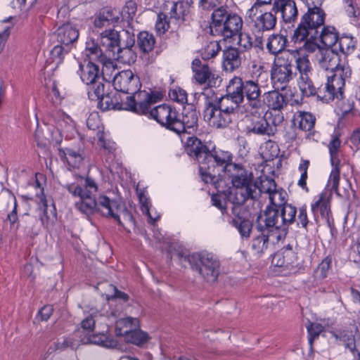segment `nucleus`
<instances>
[{
	"label": "nucleus",
	"mask_w": 360,
	"mask_h": 360,
	"mask_svg": "<svg viewBox=\"0 0 360 360\" xmlns=\"http://www.w3.org/2000/svg\"><path fill=\"white\" fill-rule=\"evenodd\" d=\"M129 34L128 31L122 30L120 32L111 29L105 30L100 34L99 43L106 57L107 63L111 64L110 58L115 56V51L122 44L123 38L128 37Z\"/></svg>",
	"instance_id": "obj_13"
},
{
	"label": "nucleus",
	"mask_w": 360,
	"mask_h": 360,
	"mask_svg": "<svg viewBox=\"0 0 360 360\" xmlns=\"http://www.w3.org/2000/svg\"><path fill=\"white\" fill-rule=\"evenodd\" d=\"M169 96L172 100L181 104H184L187 102V94L185 90L181 88L170 89L169 91Z\"/></svg>",
	"instance_id": "obj_62"
},
{
	"label": "nucleus",
	"mask_w": 360,
	"mask_h": 360,
	"mask_svg": "<svg viewBox=\"0 0 360 360\" xmlns=\"http://www.w3.org/2000/svg\"><path fill=\"white\" fill-rule=\"evenodd\" d=\"M271 236L270 234L262 233L253 238L252 242V248L257 254L264 252L268 248L269 238Z\"/></svg>",
	"instance_id": "obj_45"
},
{
	"label": "nucleus",
	"mask_w": 360,
	"mask_h": 360,
	"mask_svg": "<svg viewBox=\"0 0 360 360\" xmlns=\"http://www.w3.org/2000/svg\"><path fill=\"white\" fill-rule=\"evenodd\" d=\"M221 50V46L218 41L209 42L201 50V56L204 60H209L215 57Z\"/></svg>",
	"instance_id": "obj_48"
},
{
	"label": "nucleus",
	"mask_w": 360,
	"mask_h": 360,
	"mask_svg": "<svg viewBox=\"0 0 360 360\" xmlns=\"http://www.w3.org/2000/svg\"><path fill=\"white\" fill-rule=\"evenodd\" d=\"M307 328L309 333V342L312 345L315 338L323 331L324 327L319 323H311L307 326Z\"/></svg>",
	"instance_id": "obj_60"
},
{
	"label": "nucleus",
	"mask_w": 360,
	"mask_h": 360,
	"mask_svg": "<svg viewBox=\"0 0 360 360\" xmlns=\"http://www.w3.org/2000/svg\"><path fill=\"white\" fill-rule=\"evenodd\" d=\"M154 36L148 32H141L137 37V44L143 53H149L155 46Z\"/></svg>",
	"instance_id": "obj_39"
},
{
	"label": "nucleus",
	"mask_w": 360,
	"mask_h": 360,
	"mask_svg": "<svg viewBox=\"0 0 360 360\" xmlns=\"http://www.w3.org/2000/svg\"><path fill=\"white\" fill-rule=\"evenodd\" d=\"M181 261L188 262L191 269L207 282H214L219 274V262L212 253L207 252L186 255L184 252L177 254Z\"/></svg>",
	"instance_id": "obj_8"
},
{
	"label": "nucleus",
	"mask_w": 360,
	"mask_h": 360,
	"mask_svg": "<svg viewBox=\"0 0 360 360\" xmlns=\"http://www.w3.org/2000/svg\"><path fill=\"white\" fill-rule=\"evenodd\" d=\"M243 26L242 18L227 6H221L212 12L210 29L213 36L231 39L240 34Z\"/></svg>",
	"instance_id": "obj_7"
},
{
	"label": "nucleus",
	"mask_w": 360,
	"mask_h": 360,
	"mask_svg": "<svg viewBox=\"0 0 360 360\" xmlns=\"http://www.w3.org/2000/svg\"><path fill=\"white\" fill-rule=\"evenodd\" d=\"M111 293H105L106 297L108 300H113L114 299H120L123 301H127L129 299L128 295L120 291L115 286L108 284Z\"/></svg>",
	"instance_id": "obj_64"
},
{
	"label": "nucleus",
	"mask_w": 360,
	"mask_h": 360,
	"mask_svg": "<svg viewBox=\"0 0 360 360\" xmlns=\"http://www.w3.org/2000/svg\"><path fill=\"white\" fill-rule=\"evenodd\" d=\"M331 334L335 340H340L345 343V347L349 349L354 359H360V352L356 348L354 335L352 331L344 330L339 333L331 332Z\"/></svg>",
	"instance_id": "obj_29"
},
{
	"label": "nucleus",
	"mask_w": 360,
	"mask_h": 360,
	"mask_svg": "<svg viewBox=\"0 0 360 360\" xmlns=\"http://www.w3.org/2000/svg\"><path fill=\"white\" fill-rule=\"evenodd\" d=\"M51 116L54 122L61 129H64L67 127L72 124L73 121L71 117L63 111L58 110L53 112Z\"/></svg>",
	"instance_id": "obj_49"
},
{
	"label": "nucleus",
	"mask_w": 360,
	"mask_h": 360,
	"mask_svg": "<svg viewBox=\"0 0 360 360\" xmlns=\"http://www.w3.org/2000/svg\"><path fill=\"white\" fill-rule=\"evenodd\" d=\"M237 105L229 95L207 99L205 103L204 120L214 128L226 127L236 117Z\"/></svg>",
	"instance_id": "obj_6"
},
{
	"label": "nucleus",
	"mask_w": 360,
	"mask_h": 360,
	"mask_svg": "<svg viewBox=\"0 0 360 360\" xmlns=\"http://www.w3.org/2000/svg\"><path fill=\"white\" fill-rule=\"evenodd\" d=\"M272 11L279 13L285 23H292L297 18L298 11L293 0H274Z\"/></svg>",
	"instance_id": "obj_15"
},
{
	"label": "nucleus",
	"mask_w": 360,
	"mask_h": 360,
	"mask_svg": "<svg viewBox=\"0 0 360 360\" xmlns=\"http://www.w3.org/2000/svg\"><path fill=\"white\" fill-rule=\"evenodd\" d=\"M138 195L139 202L141 203V209L142 212L148 216V221L150 224H154L159 218V216H157L155 217H153L151 216L149 210V200L143 192H139Z\"/></svg>",
	"instance_id": "obj_51"
},
{
	"label": "nucleus",
	"mask_w": 360,
	"mask_h": 360,
	"mask_svg": "<svg viewBox=\"0 0 360 360\" xmlns=\"http://www.w3.org/2000/svg\"><path fill=\"white\" fill-rule=\"evenodd\" d=\"M88 96L92 101H98L105 95V86L102 82L97 80L94 84H89Z\"/></svg>",
	"instance_id": "obj_46"
},
{
	"label": "nucleus",
	"mask_w": 360,
	"mask_h": 360,
	"mask_svg": "<svg viewBox=\"0 0 360 360\" xmlns=\"http://www.w3.org/2000/svg\"><path fill=\"white\" fill-rule=\"evenodd\" d=\"M256 228L261 232L266 231L277 241L285 237L279 210L274 206H267L264 212L257 216Z\"/></svg>",
	"instance_id": "obj_11"
},
{
	"label": "nucleus",
	"mask_w": 360,
	"mask_h": 360,
	"mask_svg": "<svg viewBox=\"0 0 360 360\" xmlns=\"http://www.w3.org/2000/svg\"><path fill=\"white\" fill-rule=\"evenodd\" d=\"M232 213L236 217L232 221L233 225L238 229L243 238H248L252 229V223L248 219H242L240 216L241 205L233 204Z\"/></svg>",
	"instance_id": "obj_23"
},
{
	"label": "nucleus",
	"mask_w": 360,
	"mask_h": 360,
	"mask_svg": "<svg viewBox=\"0 0 360 360\" xmlns=\"http://www.w3.org/2000/svg\"><path fill=\"white\" fill-rule=\"evenodd\" d=\"M335 72L331 76H328V80L323 89L324 95L323 100L329 102L334 100L335 98H342V89L345 86V80L349 79L352 75V70L349 65L339 64L338 69H335Z\"/></svg>",
	"instance_id": "obj_12"
},
{
	"label": "nucleus",
	"mask_w": 360,
	"mask_h": 360,
	"mask_svg": "<svg viewBox=\"0 0 360 360\" xmlns=\"http://www.w3.org/2000/svg\"><path fill=\"white\" fill-rule=\"evenodd\" d=\"M154 99L155 101L150 103L148 107V112L146 113H139V115H148L149 117H151L155 120L159 124H162V122H166V115L169 110L171 109V106L163 104L160 105L152 110H150V105L153 103H155L158 101V97L153 94Z\"/></svg>",
	"instance_id": "obj_32"
},
{
	"label": "nucleus",
	"mask_w": 360,
	"mask_h": 360,
	"mask_svg": "<svg viewBox=\"0 0 360 360\" xmlns=\"http://www.w3.org/2000/svg\"><path fill=\"white\" fill-rule=\"evenodd\" d=\"M63 186L73 197L78 198L75 206L86 216L99 212L105 217L114 219L120 225H122L121 217L132 220V217L126 207L117 201L103 195L96 200L95 195L98 191V184L89 176L85 178L77 176L75 181L67 182Z\"/></svg>",
	"instance_id": "obj_2"
},
{
	"label": "nucleus",
	"mask_w": 360,
	"mask_h": 360,
	"mask_svg": "<svg viewBox=\"0 0 360 360\" xmlns=\"http://www.w3.org/2000/svg\"><path fill=\"white\" fill-rule=\"evenodd\" d=\"M98 106L103 110L115 108L124 110V103H115L108 94H105L103 97L98 100Z\"/></svg>",
	"instance_id": "obj_50"
},
{
	"label": "nucleus",
	"mask_w": 360,
	"mask_h": 360,
	"mask_svg": "<svg viewBox=\"0 0 360 360\" xmlns=\"http://www.w3.org/2000/svg\"><path fill=\"white\" fill-rule=\"evenodd\" d=\"M262 101L269 108L278 111L283 110L288 104L287 97L277 90L265 92Z\"/></svg>",
	"instance_id": "obj_22"
},
{
	"label": "nucleus",
	"mask_w": 360,
	"mask_h": 360,
	"mask_svg": "<svg viewBox=\"0 0 360 360\" xmlns=\"http://www.w3.org/2000/svg\"><path fill=\"white\" fill-rule=\"evenodd\" d=\"M112 84L116 91L132 94L127 97L124 110L136 113H146L148 112V105L155 101L150 91L139 90V78L135 76L131 70H123L116 73Z\"/></svg>",
	"instance_id": "obj_4"
},
{
	"label": "nucleus",
	"mask_w": 360,
	"mask_h": 360,
	"mask_svg": "<svg viewBox=\"0 0 360 360\" xmlns=\"http://www.w3.org/2000/svg\"><path fill=\"white\" fill-rule=\"evenodd\" d=\"M345 11L352 22H357L360 16V8L354 0H342Z\"/></svg>",
	"instance_id": "obj_47"
},
{
	"label": "nucleus",
	"mask_w": 360,
	"mask_h": 360,
	"mask_svg": "<svg viewBox=\"0 0 360 360\" xmlns=\"http://www.w3.org/2000/svg\"><path fill=\"white\" fill-rule=\"evenodd\" d=\"M333 168L330 172L329 179L327 184V187L331 191L339 195L338 185L340 179V171L339 163L331 165Z\"/></svg>",
	"instance_id": "obj_43"
},
{
	"label": "nucleus",
	"mask_w": 360,
	"mask_h": 360,
	"mask_svg": "<svg viewBox=\"0 0 360 360\" xmlns=\"http://www.w3.org/2000/svg\"><path fill=\"white\" fill-rule=\"evenodd\" d=\"M281 221L283 228L284 236L288 232V226L295 221L297 209L290 204H287L279 210Z\"/></svg>",
	"instance_id": "obj_33"
},
{
	"label": "nucleus",
	"mask_w": 360,
	"mask_h": 360,
	"mask_svg": "<svg viewBox=\"0 0 360 360\" xmlns=\"http://www.w3.org/2000/svg\"><path fill=\"white\" fill-rule=\"evenodd\" d=\"M127 38L126 42H122L117 51H115V56L110 58V60H115L124 64H131L135 62L136 54L132 49L135 39L134 36H131L130 34Z\"/></svg>",
	"instance_id": "obj_16"
},
{
	"label": "nucleus",
	"mask_w": 360,
	"mask_h": 360,
	"mask_svg": "<svg viewBox=\"0 0 360 360\" xmlns=\"http://www.w3.org/2000/svg\"><path fill=\"white\" fill-rule=\"evenodd\" d=\"M316 118L310 112L304 111L296 112L292 118V124L295 127L305 131L311 130L314 128Z\"/></svg>",
	"instance_id": "obj_26"
},
{
	"label": "nucleus",
	"mask_w": 360,
	"mask_h": 360,
	"mask_svg": "<svg viewBox=\"0 0 360 360\" xmlns=\"http://www.w3.org/2000/svg\"><path fill=\"white\" fill-rule=\"evenodd\" d=\"M36 189L39 190V193L37 192V196L39 198V202L41 204L40 206V210L43 212V215L40 216L41 221L43 224H47L49 221V217L47 215L46 209H47V203L46 200L45 199L43 194V188H41V185L37 180L35 181Z\"/></svg>",
	"instance_id": "obj_54"
},
{
	"label": "nucleus",
	"mask_w": 360,
	"mask_h": 360,
	"mask_svg": "<svg viewBox=\"0 0 360 360\" xmlns=\"http://www.w3.org/2000/svg\"><path fill=\"white\" fill-rule=\"evenodd\" d=\"M169 27V21L167 20V17L164 13H160L158 15V19L155 24V29L160 34H164Z\"/></svg>",
	"instance_id": "obj_63"
},
{
	"label": "nucleus",
	"mask_w": 360,
	"mask_h": 360,
	"mask_svg": "<svg viewBox=\"0 0 360 360\" xmlns=\"http://www.w3.org/2000/svg\"><path fill=\"white\" fill-rule=\"evenodd\" d=\"M316 58L319 66L325 70L333 72L339 67L340 58L333 49H319L316 54Z\"/></svg>",
	"instance_id": "obj_17"
},
{
	"label": "nucleus",
	"mask_w": 360,
	"mask_h": 360,
	"mask_svg": "<svg viewBox=\"0 0 360 360\" xmlns=\"http://www.w3.org/2000/svg\"><path fill=\"white\" fill-rule=\"evenodd\" d=\"M189 7H186V3L184 2H178L173 4L170 10V20H177L181 18H183L188 11V8Z\"/></svg>",
	"instance_id": "obj_52"
},
{
	"label": "nucleus",
	"mask_w": 360,
	"mask_h": 360,
	"mask_svg": "<svg viewBox=\"0 0 360 360\" xmlns=\"http://www.w3.org/2000/svg\"><path fill=\"white\" fill-rule=\"evenodd\" d=\"M340 147V141L338 137H333L328 144V149L330 156L331 165L340 163L339 148Z\"/></svg>",
	"instance_id": "obj_53"
},
{
	"label": "nucleus",
	"mask_w": 360,
	"mask_h": 360,
	"mask_svg": "<svg viewBox=\"0 0 360 360\" xmlns=\"http://www.w3.org/2000/svg\"><path fill=\"white\" fill-rule=\"evenodd\" d=\"M78 37V29L70 22L62 25L57 30V40L63 45L71 48V46L77 41Z\"/></svg>",
	"instance_id": "obj_18"
},
{
	"label": "nucleus",
	"mask_w": 360,
	"mask_h": 360,
	"mask_svg": "<svg viewBox=\"0 0 360 360\" xmlns=\"http://www.w3.org/2000/svg\"><path fill=\"white\" fill-rule=\"evenodd\" d=\"M86 56L89 57V60H96L107 66L106 57L103 53L100 43L98 46L93 39L87 41L86 43Z\"/></svg>",
	"instance_id": "obj_35"
},
{
	"label": "nucleus",
	"mask_w": 360,
	"mask_h": 360,
	"mask_svg": "<svg viewBox=\"0 0 360 360\" xmlns=\"http://www.w3.org/2000/svg\"><path fill=\"white\" fill-rule=\"evenodd\" d=\"M257 8V4H255L247 13L249 18L253 16L252 19V30L258 34L273 30L277 23L276 13L271 10L256 15Z\"/></svg>",
	"instance_id": "obj_14"
},
{
	"label": "nucleus",
	"mask_w": 360,
	"mask_h": 360,
	"mask_svg": "<svg viewBox=\"0 0 360 360\" xmlns=\"http://www.w3.org/2000/svg\"><path fill=\"white\" fill-rule=\"evenodd\" d=\"M249 133L271 136L275 133V128L271 127L264 117H258L252 121L248 127Z\"/></svg>",
	"instance_id": "obj_25"
},
{
	"label": "nucleus",
	"mask_w": 360,
	"mask_h": 360,
	"mask_svg": "<svg viewBox=\"0 0 360 360\" xmlns=\"http://www.w3.org/2000/svg\"><path fill=\"white\" fill-rule=\"evenodd\" d=\"M78 74L82 81L86 85L94 84L100 79L99 68L91 60H84L79 64Z\"/></svg>",
	"instance_id": "obj_21"
},
{
	"label": "nucleus",
	"mask_w": 360,
	"mask_h": 360,
	"mask_svg": "<svg viewBox=\"0 0 360 360\" xmlns=\"http://www.w3.org/2000/svg\"><path fill=\"white\" fill-rule=\"evenodd\" d=\"M222 67L226 72H233L241 65L240 53L237 48L229 46L222 51Z\"/></svg>",
	"instance_id": "obj_20"
},
{
	"label": "nucleus",
	"mask_w": 360,
	"mask_h": 360,
	"mask_svg": "<svg viewBox=\"0 0 360 360\" xmlns=\"http://www.w3.org/2000/svg\"><path fill=\"white\" fill-rule=\"evenodd\" d=\"M101 315L97 311H92L87 316L81 323L82 328L84 330L91 332L94 328L96 322L98 321Z\"/></svg>",
	"instance_id": "obj_59"
},
{
	"label": "nucleus",
	"mask_w": 360,
	"mask_h": 360,
	"mask_svg": "<svg viewBox=\"0 0 360 360\" xmlns=\"http://www.w3.org/2000/svg\"><path fill=\"white\" fill-rule=\"evenodd\" d=\"M82 342L83 344H95L108 348H114L117 345V342L115 340L110 338L108 335L104 333L89 335L86 340L82 339Z\"/></svg>",
	"instance_id": "obj_37"
},
{
	"label": "nucleus",
	"mask_w": 360,
	"mask_h": 360,
	"mask_svg": "<svg viewBox=\"0 0 360 360\" xmlns=\"http://www.w3.org/2000/svg\"><path fill=\"white\" fill-rule=\"evenodd\" d=\"M295 63L299 74L311 72V63L306 56L296 58L295 56Z\"/></svg>",
	"instance_id": "obj_58"
},
{
	"label": "nucleus",
	"mask_w": 360,
	"mask_h": 360,
	"mask_svg": "<svg viewBox=\"0 0 360 360\" xmlns=\"http://www.w3.org/2000/svg\"><path fill=\"white\" fill-rule=\"evenodd\" d=\"M307 6V12L302 15L300 22L294 31L292 41H303L308 35L311 37L317 35L319 28L324 25L326 13L321 5L313 4Z\"/></svg>",
	"instance_id": "obj_9"
},
{
	"label": "nucleus",
	"mask_w": 360,
	"mask_h": 360,
	"mask_svg": "<svg viewBox=\"0 0 360 360\" xmlns=\"http://www.w3.org/2000/svg\"><path fill=\"white\" fill-rule=\"evenodd\" d=\"M311 210L315 217L319 212L322 217H328L330 212L329 200L322 194L320 196V198L311 205Z\"/></svg>",
	"instance_id": "obj_41"
},
{
	"label": "nucleus",
	"mask_w": 360,
	"mask_h": 360,
	"mask_svg": "<svg viewBox=\"0 0 360 360\" xmlns=\"http://www.w3.org/2000/svg\"><path fill=\"white\" fill-rule=\"evenodd\" d=\"M226 91L238 108L245 98L247 101L246 105L256 111L262 108L264 105L260 86L257 81H243L240 77H234L229 81Z\"/></svg>",
	"instance_id": "obj_5"
},
{
	"label": "nucleus",
	"mask_w": 360,
	"mask_h": 360,
	"mask_svg": "<svg viewBox=\"0 0 360 360\" xmlns=\"http://www.w3.org/2000/svg\"><path fill=\"white\" fill-rule=\"evenodd\" d=\"M166 122H162L161 125L165 127L176 133L177 130L181 129V124H180V115L176 109L171 108L166 115Z\"/></svg>",
	"instance_id": "obj_40"
},
{
	"label": "nucleus",
	"mask_w": 360,
	"mask_h": 360,
	"mask_svg": "<svg viewBox=\"0 0 360 360\" xmlns=\"http://www.w3.org/2000/svg\"><path fill=\"white\" fill-rule=\"evenodd\" d=\"M119 20V16L116 11L110 8L103 9L94 20L96 27L103 28L114 25Z\"/></svg>",
	"instance_id": "obj_30"
},
{
	"label": "nucleus",
	"mask_w": 360,
	"mask_h": 360,
	"mask_svg": "<svg viewBox=\"0 0 360 360\" xmlns=\"http://www.w3.org/2000/svg\"><path fill=\"white\" fill-rule=\"evenodd\" d=\"M318 39L327 48L333 49L338 39V35L334 27L326 26L322 28L319 34H318Z\"/></svg>",
	"instance_id": "obj_36"
},
{
	"label": "nucleus",
	"mask_w": 360,
	"mask_h": 360,
	"mask_svg": "<svg viewBox=\"0 0 360 360\" xmlns=\"http://www.w3.org/2000/svg\"><path fill=\"white\" fill-rule=\"evenodd\" d=\"M60 156L65 160L70 169H79L84 165L85 155L84 150L81 148L60 149Z\"/></svg>",
	"instance_id": "obj_19"
},
{
	"label": "nucleus",
	"mask_w": 360,
	"mask_h": 360,
	"mask_svg": "<svg viewBox=\"0 0 360 360\" xmlns=\"http://www.w3.org/2000/svg\"><path fill=\"white\" fill-rule=\"evenodd\" d=\"M331 263L332 259L330 257H326L321 261L314 272V277L316 281H322L327 277Z\"/></svg>",
	"instance_id": "obj_44"
},
{
	"label": "nucleus",
	"mask_w": 360,
	"mask_h": 360,
	"mask_svg": "<svg viewBox=\"0 0 360 360\" xmlns=\"http://www.w3.org/2000/svg\"><path fill=\"white\" fill-rule=\"evenodd\" d=\"M296 75L293 53L288 51L276 56L271 70V78L277 89H285Z\"/></svg>",
	"instance_id": "obj_10"
},
{
	"label": "nucleus",
	"mask_w": 360,
	"mask_h": 360,
	"mask_svg": "<svg viewBox=\"0 0 360 360\" xmlns=\"http://www.w3.org/2000/svg\"><path fill=\"white\" fill-rule=\"evenodd\" d=\"M128 340L136 345H141L148 340V335L142 330L133 329L127 335Z\"/></svg>",
	"instance_id": "obj_55"
},
{
	"label": "nucleus",
	"mask_w": 360,
	"mask_h": 360,
	"mask_svg": "<svg viewBox=\"0 0 360 360\" xmlns=\"http://www.w3.org/2000/svg\"><path fill=\"white\" fill-rule=\"evenodd\" d=\"M354 46V41L352 37L342 36L338 37V39L333 49L337 53L339 51L345 55H347L353 51Z\"/></svg>",
	"instance_id": "obj_42"
},
{
	"label": "nucleus",
	"mask_w": 360,
	"mask_h": 360,
	"mask_svg": "<svg viewBox=\"0 0 360 360\" xmlns=\"http://www.w3.org/2000/svg\"><path fill=\"white\" fill-rule=\"evenodd\" d=\"M194 73V79L200 84H206L212 76L207 65H203L202 68L196 70Z\"/></svg>",
	"instance_id": "obj_57"
},
{
	"label": "nucleus",
	"mask_w": 360,
	"mask_h": 360,
	"mask_svg": "<svg viewBox=\"0 0 360 360\" xmlns=\"http://www.w3.org/2000/svg\"><path fill=\"white\" fill-rule=\"evenodd\" d=\"M139 320L136 318L127 317L118 319L115 323V332L118 336L127 335L138 326Z\"/></svg>",
	"instance_id": "obj_34"
},
{
	"label": "nucleus",
	"mask_w": 360,
	"mask_h": 360,
	"mask_svg": "<svg viewBox=\"0 0 360 360\" xmlns=\"http://www.w3.org/2000/svg\"><path fill=\"white\" fill-rule=\"evenodd\" d=\"M186 150L189 156L198 160L202 180L206 184H212L218 191L225 193V179L231 181L233 179V174L229 172L231 166H240L231 162V153L216 148L210 150L195 136L187 139Z\"/></svg>",
	"instance_id": "obj_1"
},
{
	"label": "nucleus",
	"mask_w": 360,
	"mask_h": 360,
	"mask_svg": "<svg viewBox=\"0 0 360 360\" xmlns=\"http://www.w3.org/2000/svg\"><path fill=\"white\" fill-rule=\"evenodd\" d=\"M297 259L295 252L292 248L287 246L274 254L272 258V264L276 266L288 267L293 264Z\"/></svg>",
	"instance_id": "obj_24"
},
{
	"label": "nucleus",
	"mask_w": 360,
	"mask_h": 360,
	"mask_svg": "<svg viewBox=\"0 0 360 360\" xmlns=\"http://www.w3.org/2000/svg\"><path fill=\"white\" fill-rule=\"evenodd\" d=\"M229 172L233 174L231 181L232 186L229 188L226 197L232 204L243 205L248 200H256L261 194H266L270 202L268 206H274L280 210L287 205L286 192L277 188L275 181L267 179L262 181L259 188L253 181V176L243 166H231Z\"/></svg>",
	"instance_id": "obj_3"
},
{
	"label": "nucleus",
	"mask_w": 360,
	"mask_h": 360,
	"mask_svg": "<svg viewBox=\"0 0 360 360\" xmlns=\"http://www.w3.org/2000/svg\"><path fill=\"white\" fill-rule=\"evenodd\" d=\"M311 72L300 74L298 78V85L302 94L307 96H314L317 94L319 98L323 99L321 96L322 89L321 88L316 89L311 79Z\"/></svg>",
	"instance_id": "obj_27"
},
{
	"label": "nucleus",
	"mask_w": 360,
	"mask_h": 360,
	"mask_svg": "<svg viewBox=\"0 0 360 360\" xmlns=\"http://www.w3.org/2000/svg\"><path fill=\"white\" fill-rule=\"evenodd\" d=\"M237 36L238 37V46L241 48H243L245 50H249L253 46L256 48H262V36L256 35L254 41L252 40V37L250 34L242 33L241 31Z\"/></svg>",
	"instance_id": "obj_38"
},
{
	"label": "nucleus",
	"mask_w": 360,
	"mask_h": 360,
	"mask_svg": "<svg viewBox=\"0 0 360 360\" xmlns=\"http://www.w3.org/2000/svg\"><path fill=\"white\" fill-rule=\"evenodd\" d=\"M70 46L60 44V45L55 46L53 48L51 54L54 59L57 60V63H58L63 60L64 56L70 52Z\"/></svg>",
	"instance_id": "obj_61"
},
{
	"label": "nucleus",
	"mask_w": 360,
	"mask_h": 360,
	"mask_svg": "<svg viewBox=\"0 0 360 360\" xmlns=\"http://www.w3.org/2000/svg\"><path fill=\"white\" fill-rule=\"evenodd\" d=\"M287 43L288 39L285 36L281 34H273L267 39L266 49L270 53L277 56L284 52Z\"/></svg>",
	"instance_id": "obj_28"
},
{
	"label": "nucleus",
	"mask_w": 360,
	"mask_h": 360,
	"mask_svg": "<svg viewBox=\"0 0 360 360\" xmlns=\"http://www.w3.org/2000/svg\"><path fill=\"white\" fill-rule=\"evenodd\" d=\"M198 120V113L195 110H184L182 115H180V124L181 129L177 130L176 134L187 131L188 129H194L197 127Z\"/></svg>",
	"instance_id": "obj_31"
},
{
	"label": "nucleus",
	"mask_w": 360,
	"mask_h": 360,
	"mask_svg": "<svg viewBox=\"0 0 360 360\" xmlns=\"http://www.w3.org/2000/svg\"><path fill=\"white\" fill-rule=\"evenodd\" d=\"M318 34L311 37L310 35H308L305 39L303 41H293L295 43H303L302 47L307 51L309 53H312L316 51V50L319 51V49H321L319 45L318 44L317 41Z\"/></svg>",
	"instance_id": "obj_56"
}]
</instances>
